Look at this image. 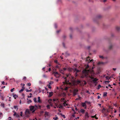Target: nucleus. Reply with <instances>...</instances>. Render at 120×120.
<instances>
[{"label": "nucleus", "mask_w": 120, "mask_h": 120, "mask_svg": "<svg viewBox=\"0 0 120 120\" xmlns=\"http://www.w3.org/2000/svg\"><path fill=\"white\" fill-rule=\"evenodd\" d=\"M54 62L55 63L58 64H59V63L58 62L57 60H54Z\"/></svg>", "instance_id": "35"}, {"label": "nucleus", "mask_w": 120, "mask_h": 120, "mask_svg": "<svg viewBox=\"0 0 120 120\" xmlns=\"http://www.w3.org/2000/svg\"><path fill=\"white\" fill-rule=\"evenodd\" d=\"M50 85L49 84V85H47V86H48V88H49V89H51V86H50Z\"/></svg>", "instance_id": "40"}, {"label": "nucleus", "mask_w": 120, "mask_h": 120, "mask_svg": "<svg viewBox=\"0 0 120 120\" xmlns=\"http://www.w3.org/2000/svg\"><path fill=\"white\" fill-rule=\"evenodd\" d=\"M16 116L17 117H19V115H18V114H16Z\"/></svg>", "instance_id": "60"}, {"label": "nucleus", "mask_w": 120, "mask_h": 120, "mask_svg": "<svg viewBox=\"0 0 120 120\" xmlns=\"http://www.w3.org/2000/svg\"><path fill=\"white\" fill-rule=\"evenodd\" d=\"M51 71V69L50 68H49V71Z\"/></svg>", "instance_id": "62"}, {"label": "nucleus", "mask_w": 120, "mask_h": 120, "mask_svg": "<svg viewBox=\"0 0 120 120\" xmlns=\"http://www.w3.org/2000/svg\"><path fill=\"white\" fill-rule=\"evenodd\" d=\"M43 76L44 78H46L47 77V76L45 74L43 75Z\"/></svg>", "instance_id": "43"}, {"label": "nucleus", "mask_w": 120, "mask_h": 120, "mask_svg": "<svg viewBox=\"0 0 120 120\" xmlns=\"http://www.w3.org/2000/svg\"><path fill=\"white\" fill-rule=\"evenodd\" d=\"M13 97L15 99L18 97V96L16 94H15L13 96Z\"/></svg>", "instance_id": "27"}, {"label": "nucleus", "mask_w": 120, "mask_h": 120, "mask_svg": "<svg viewBox=\"0 0 120 120\" xmlns=\"http://www.w3.org/2000/svg\"><path fill=\"white\" fill-rule=\"evenodd\" d=\"M67 69V68H63V70L64 71H65Z\"/></svg>", "instance_id": "61"}, {"label": "nucleus", "mask_w": 120, "mask_h": 120, "mask_svg": "<svg viewBox=\"0 0 120 120\" xmlns=\"http://www.w3.org/2000/svg\"><path fill=\"white\" fill-rule=\"evenodd\" d=\"M22 112H20V116H22Z\"/></svg>", "instance_id": "52"}, {"label": "nucleus", "mask_w": 120, "mask_h": 120, "mask_svg": "<svg viewBox=\"0 0 120 120\" xmlns=\"http://www.w3.org/2000/svg\"><path fill=\"white\" fill-rule=\"evenodd\" d=\"M59 71L63 75L64 74V70L61 69H59Z\"/></svg>", "instance_id": "15"}, {"label": "nucleus", "mask_w": 120, "mask_h": 120, "mask_svg": "<svg viewBox=\"0 0 120 120\" xmlns=\"http://www.w3.org/2000/svg\"><path fill=\"white\" fill-rule=\"evenodd\" d=\"M8 120H11V117H9V118H8Z\"/></svg>", "instance_id": "64"}, {"label": "nucleus", "mask_w": 120, "mask_h": 120, "mask_svg": "<svg viewBox=\"0 0 120 120\" xmlns=\"http://www.w3.org/2000/svg\"><path fill=\"white\" fill-rule=\"evenodd\" d=\"M66 102L67 101L66 100H65L64 101V103H63V104L64 106H66Z\"/></svg>", "instance_id": "24"}, {"label": "nucleus", "mask_w": 120, "mask_h": 120, "mask_svg": "<svg viewBox=\"0 0 120 120\" xmlns=\"http://www.w3.org/2000/svg\"><path fill=\"white\" fill-rule=\"evenodd\" d=\"M66 77H64V76L63 77V78H64V79H65V81L64 82H63V83H64V84H67L68 83L67 81V78L68 77L70 76L71 75L70 74H68L66 75Z\"/></svg>", "instance_id": "5"}, {"label": "nucleus", "mask_w": 120, "mask_h": 120, "mask_svg": "<svg viewBox=\"0 0 120 120\" xmlns=\"http://www.w3.org/2000/svg\"><path fill=\"white\" fill-rule=\"evenodd\" d=\"M65 99L64 98H62L61 99V101H62L64 100Z\"/></svg>", "instance_id": "50"}, {"label": "nucleus", "mask_w": 120, "mask_h": 120, "mask_svg": "<svg viewBox=\"0 0 120 120\" xmlns=\"http://www.w3.org/2000/svg\"><path fill=\"white\" fill-rule=\"evenodd\" d=\"M33 100L36 103L37 102L36 98H34L33 99Z\"/></svg>", "instance_id": "36"}, {"label": "nucleus", "mask_w": 120, "mask_h": 120, "mask_svg": "<svg viewBox=\"0 0 120 120\" xmlns=\"http://www.w3.org/2000/svg\"><path fill=\"white\" fill-rule=\"evenodd\" d=\"M23 89H21L20 90V91H19V93H20L21 92L23 91Z\"/></svg>", "instance_id": "48"}, {"label": "nucleus", "mask_w": 120, "mask_h": 120, "mask_svg": "<svg viewBox=\"0 0 120 120\" xmlns=\"http://www.w3.org/2000/svg\"><path fill=\"white\" fill-rule=\"evenodd\" d=\"M58 119V117H56L55 119H54V118H53V119H54L55 120H57Z\"/></svg>", "instance_id": "56"}, {"label": "nucleus", "mask_w": 120, "mask_h": 120, "mask_svg": "<svg viewBox=\"0 0 120 120\" xmlns=\"http://www.w3.org/2000/svg\"><path fill=\"white\" fill-rule=\"evenodd\" d=\"M102 16L101 15H98V19H100L102 17Z\"/></svg>", "instance_id": "34"}, {"label": "nucleus", "mask_w": 120, "mask_h": 120, "mask_svg": "<svg viewBox=\"0 0 120 120\" xmlns=\"http://www.w3.org/2000/svg\"><path fill=\"white\" fill-rule=\"evenodd\" d=\"M55 105L57 108H59L60 105H58L57 103H55Z\"/></svg>", "instance_id": "32"}, {"label": "nucleus", "mask_w": 120, "mask_h": 120, "mask_svg": "<svg viewBox=\"0 0 120 120\" xmlns=\"http://www.w3.org/2000/svg\"><path fill=\"white\" fill-rule=\"evenodd\" d=\"M53 83V82L52 81H51L49 83V84L51 85Z\"/></svg>", "instance_id": "54"}, {"label": "nucleus", "mask_w": 120, "mask_h": 120, "mask_svg": "<svg viewBox=\"0 0 120 120\" xmlns=\"http://www.w3.org/2000/svg\"><path fill=\"white\" fill-rule=\"evenodd\" d=\"M110 82V81H105V82H104L106 84H108L109 83V82Z\"/></svg>", "instance_id": "29"}, {"label": "nucleus", "mask_w": 120, "mask_h": 120, "mask_svg": "<svg viewBox=\"0 0 120 120\" xmlns=\"http://www.w3.org/2000/svg\"><path fill=\"white\" fill-rule=\"evenodd\" d=\"M26 91L27 92H29V90H28V89H26Z\"/></svg>", "instance_id": "58"}, {"label": "nucleus", "mask_w": 120, "mask_h": 120, "mask_svg": "<svg viewBox=\"0 0 120 120\" xmlns=\"http://www.w3.org/2000/svg\"><path fill=\"white\" fill-rule=\"evenodd\" d=\"M62 44H63V46L64 47V48H65V44H64V42Z\"/></svg>", "instance_id": "51"}, {"label": "nucleus", "mask_w": 120, "mask_h": 120, "mask_svg": "<svg viewBox=\"0 0 120 120\" xmlns=\"http://www.w3.org/2000/svg\"><path fill=\"white\" fill-rule=\"evenodd\" d=\"M112 46L111 45L109 47V49H112Z\"/></svg>", "instance_id": "38"}, {"label": "nucleus", "mask_w": 120, "mask_h": 120, "mask_svg": "<svg viewBox=\"0 0 120 120\" xmlns=\"http://www.w3.org/2000/svg\"><path fill=\"white\" fill-rule=\"evenodd\" d=\"M53 94V92H51L49 93V97H51Z\"/></svg>", "instance_id": "14"}, {"label": "nucleus", "mask_w": 120, "mask_h": 120, "mask_svg": "<svg viewBox=\"0 0 120 120\" xmlns=\"http://www.w3.org/2000/svg\"><path fill=\"white\" fill-rule=\"evenodd\" d=\"M27 100H28V101H27V103L30 104L32 102V101L31 100H28V98L27 99Z\"/></svg>", "instance_id": "20"}, {"label": "nucleus", "mask_w": 120, "mask_h": 120, "mask_svg": "<svg viewBox=\"0 0 120 120\" xmlns=\"http://www.w3.org/2000/svg\"><path fill=\"white\" fill-rule=\"evenodd\" d=\"M106 80H109L110 79V78L108 76H107L105 77Z\"/></svg>", "instance_id": "28"}, {"label": "nucleus", "mask_w": 120, "mask_h": 120, "mask_svg": "<svg viewBox=\"0 0 120 120\" xmlns=\"http://www.w3.org/2000/svg\"><path fill=\"white\" fill-rule=\"evenodd\" d=\"M30 114L29 110L28 109H26L25 112V117L28 118L30 117Z\"/></svg>", "instance_id": "2"}, {"label": "nucleus", "mask_w": 120, "mask_h": 120, "mask_svg": "<svg viewBox=\"0 0 120 120\" xmlns=\"http://www.w3.org/2000/svg\"><path fill=\"white\" fill-rule=\"evenodd\" d=\"M85 110L83 109H81L80 110L82 114L84 113Z\"/></svg>", "instance_id": "19"}, {"label": "nucleus", "mask_w": 120, "mask_h": 120, "mask_svg": "<svg viewBox=\"0 0 120 120\" xmlns=\"http://www.w3.org/2000/svg\"><path fill=\"white\" fill-rule=\"evenodd\" d=\"M46 107H47L48 109H49L50 108V106L49 105H47Z\"/></svg>", "instance_id": "45"}, {"label": "nucleus", "mask_w": 120, "mask_h": 120, "mask_svg": "<svg viewBox=\"0 0 120 120\" xmlns=\"http://www.w3.org/2000/svg\"><path fill=\"white\" fill-rule=\"evenodd\" d=\"M53 100L54 101H55L57 103H58L59 101L58 99L57 98H55L53 99Z\"/></svg>", "instance_id": "11"}, {"label": "nucleus", "mask_w": 120, "mask_h": 120, "mask_svg": "<svg viewBox=\"0 0 120 120\" xmlns=\"http://www.w3.org/2000/svg\"><path fill=\"white\" fill-rule=\"evenodd\" d=\"M63 108V106L60 104L59 108Z\"/></svg>", "instance_id": "47"}, {"label": "nucleus", "mask_w": 120, "mask_h": 120, "mask_svg": "<svg viewBox=\"0 0 120 120\" xmlns=\"http://www.w3.org/2000/svg\"><path fill=\"white\" fill-rule=\"evenodd\" d=\"M91 117V118H95L96 119H98V118L97 117H95V116H92Z\"/></svg>", "instance_id": "42"}, {"label": "nucleus", "mask_w": 120, "mask_h": 120, "mask_svg": "<svg viewBox=\"0 0 120 120\" xmlns=\"http://www.w3.org/2000/svg\"><path fill=\"white\" fill-rule=\"evenodd\" d=\"M89 68V66L88 65H87L86 67H85V69L83 70L82 75L81 76V77L82 78H83L85 77H90L91 79H93V82L94 83H95L97 79L96 78L94 79L89 75V74L90 73V71L89 69H88Z\"/></svg>", "instance_id": "1"}, {"label": "nucleus", "mask_w": 120, "mask_h": 120, "mask_svg": "<svg viewBox=\"0 0 120 120\" xmlns=\"http://www.w3.org/2000/svg\"><path fill=\"white\" fill-rule=\"evenodd\" d=\"M99 56L100 57V58L102 59H104L105 58L103 56L99 55Z\"/></svg>", "instance_id": "25"}, {"label": "nucleus", "mask_w": 120, "mask_h": 120, "mask_svg": "<svg viewBox=\"0 0 120 120\" xmlns=\"http://www.w3.org/2000/svg\"><path fill=\"white\" fill-rule=\"evenodd\" d=\"M17 108V110H18V106H14V108L15 109H16Z\"/></svg>", "instance_id": "37"}, {"label": "nucleus", "mask_w": 120, "mask_h": 120, "mask_svg": "<svg viewBox=\"0 0 120 120\" xmlns=\"http://www.w3.org/2000/svg\"><path fill=\"white\" fill-rule=\"evenodd\" d=\"M51 65L50 64H48V66H47V67H51Z\"/></svg>", "instance_id": "59"}, {"label": "nucleus", "mask_w": 120, "mask_h": 120, "mask_svg": "<svg viewBox=\"0 0 120 120\" xmlns=\"http://www.w3.org/2000/svg\"><path fill=\"white\" fill-rule=\"evenodd\" d=\"M40 97H38V102L39 103H41V101L40 100Z\"/></svg>", "instance_id": "17"}, {"label": "nucleus", "mask_w": 120, "mask_h": 120, "mask_svg": "<svg viewBox=\"0 0 120 120\" xmlns=\"http://www.w3.org/2000/svg\"><path fill=\"white\" fill-rule=\"evenodd\" d=\"M93 60H90L89 58L88 57L86 60V61L87 63H92V62H93Z\"/></svg>", "instance_id": "8"}, {"label": "nucleus", "mask_w": 120, "mask_h": 120, "mask_svg": "<svg viewBox=\"0 0 120 120\" xmlns=\"http://www.w3.org/2000/svg\"><path fill=\"white\" fill-rule=\"evenodd\" d=\"M68 89V87H66L65 89V90H67Z\"/></svg>", "instance_id": "63"}, {"label": "nucleus", "mask_w": 120, "mask_h": 120, "mask_svg": "<svg viewBox=\"0 0 120 120\" xmlns=\"http://www.w3.org/2000/svg\"><path fill=\"white\" fill-rule=\"evenodd\" d=\"M116 29L117 31H119L120 30V28L118 26L116 27Z\"/></svg>", "instance_id": "30"}, {"label": "nucleus", "mask_w": 120, "mask_h": 120, "mask_svg": "<svg viewBox=\"0 0 120 120\" xmlns=\"http://www.w3.org/2000/svg\"><path fill=\"white\" fill-rule=\"evenodd\" d=\"M98 105L100 106V107L102 108H103V105H102L101 106V104H98Z\"/></svg>", "instance_id": "49"}, {"label": "nucleus", "mask_w": 120, "mask_h": 120, "mask_svg": "<svg viewBox=\"0 0 120 120\" xmlns=\"http://www.w3.org/2000/svg\"><path fill=\"white\" fill-rule=\"evenodd\" d=\"M76 82L78 83H81V81L79 80H78Z\"/></svg>", "instance_id": "41"}, {"label": "nucleus", "mask_w": 120, "mask_h": 120, "mask_svg": "<svg viewBox=\"0 0 120 120\" xmlns=\"http://www.w3.org/2000/svg\"><path fill=\"white\" fill-rule=\"evenodd\" d=\"M98 20V17L97 16H94L93 19V21L94 22H97Z\"/></svg>", "instance_id": "9"}, {"label": "nucleus", "mask_w": 120, "mask_h": 120, "mask_svg": "<svg viewBox=\"0 0 120 120\" xmlns=\"http://www.w3.org/2000/svg\"><path fill=\"white\" fill-rule=\"evenodd\" d=\"M78 90L77 89H74L73 92V95L74 96L76 95Z\"/></svg>", "instance_id": "7"}, {"label": "nucleus", "mask_w": 120, "mask_h": 120, "mask_svg": "<svg viewBox=\"0 0 120 120\" xmlns=\"http://www.w3.org/2000/svg\"><path fill=\"white\" fill-rule=\"evenodd\" d=\"M107 92H104L103 94V96L104 97L106 96H107Z\"/></svg>", "instance_id": "26"}, {"label": "nucleus", "mask_w": 120, "mask_h": 120, "mask_svg": "<svg viewBox=\"0 0 120 120\" xmlns=\"http://www.w3.org/2000/svg\"><path fill=\"white\" fill-rule=\"evenodd\" d=\"M104 63L103 62H98V65H103Z\"/></svg>", "instance_id": "16"}, {"label": "nucleus", "mask_w": 120, "mask_h": 120, "mask_svg": "<svg viewBox=\"0 0 120 120\" xmlns=\"http://www.w3.org/2000/svg\"><path fill=\"white\" fill-rule=\"evenodd\" d=\"M34 107H35L36 108L35 109H37L38 108L40 109L41 107V106L39 105H35Z\"/></svg>", "instance_id": "12"}, {"label": "nucleus", "mask_w": 120, "mask_h": 120, "mask_svg": "<svg viewBox=\"0 0 120 120\" xmlns=\"http://www.w3.org/2000/svg\"><path fill=\"white\" fill-rule=\"evenodd\" d=\"M86 103H87L88 104H90V102H88L87 101H86L85 102H82L81 105L83 107H84V108L86 109Z\"/></svg>", "instance_id": "6"}, {"label": "nucleus", "mask_w": 120, "mask_h": 120, "mask_svg": "<svg viewBox=\"0 0 120 120\" xmlns=\"http://www.w3.org/2000/svg\"><path fill=\"white\" fill-rule=\"evenodd\" d=\"M102 111L103 113H104L105 116H107V115L105 113V112L106 111V109H105L104 108H103V109L101 110Z\"/></svg>", "instance_id": "10"}, {"label": "nucleus", "mask_w": 120, "mask_h": 120, "mask_svg": "<svg viewBox=\"0 0 120 120\" xmlns=\"http://www.w3.org/2000/svg\"><path fill=\"white\" fill-rule=\"evenodd\" d=\"M83 82H84V85H85L86 84V82L85 81H84Z\"/></svg>", "instance_id": "57"}, {"label": "nucleus", "mask_w": 120, "mask_h": 120, "mask_svg": "<svg viewBox=\"0 0 120 120\" xmlns=\"http://www.w3.org/2000/svg\"><path fill=\"white\" fill-rule=\"evenodd\" d=\"M53 74H56V75H60V74H59L57 72H53Z\"/></svg>", "instance_id": "21"}, {"label": "nucleus", "mask_w": 120, "mask_h": 120, "mask_svg": "<svg viewBox=\"0 0 120 120\" xmlns=\"http://www.w3.org/2000/svg\"><path fill=\"white\" fill-rule=\"evenodd\" d=\"M66 77H64V76L63 77V78H64V79H65V81L64 82H63V83H64V84H67L68 83L67 81V78L68 77L70 76L71 75L70 74H68L66 75Z\"/></svg>", "instance_id": "4"}, {"label": "nucleus", "mask_w": 120, "mask_h": 120, "mask_svg": "<svg viewBox=\"0 0 120 120\" xmlns=\"http://www.w3.org/2000/svg\"><path fill=\"white\" fill-rule=\"evenodd\" d=\"M66 77H64V76L63 77V78H64V79H65V81L64 82H63V83H64V84H67L68 83L67 81V78L68 77L70 76L71 75L70 74H68L66 75Z\"/></svg>", "instance_id": "3"}, {"label": "nucleus", "mask_w": 120, "mask_h": 120, "mask_svg": "<svg viewBox=\"0 0 120 120\" xmlns=\"http://www.w3.org/2000/svg\"><path fill=\"white\" fill-rule=\"evenodd\" d=\"M86 92L88 94H90V92L88 90L86 91Z\"/></svg>", "instance_id": "55"}, {"label": "nucleus", "mask_w": 120, "mask_h": 120, "mask_svg": "<svg viewBox=\"0 0 120 120\" xmlns=\"http://www.w3.org/2000/svg\"><path fill=\"white\" fill-rule=\"evenodd\" d=\"M101 87V86L100 84H99L98 85V90L100 88V87Z\"/></svg>", "instance_id": "46"}, {"label": "nucleus", "mask_w": 120, "mask_h": 120, "mask_svg": "<svg viewBox=\"0 0 120 120\" xmlns=\"http://www.w3.org/2000/svg\"><path fill=\"white\" fill-rule=\"evenodd\" d=\"M85 116L87 117H89V116L88 115V113L87 112H86L85 114Z\"/></svg>", "instance_id": "23"}, {"label": "nucleus", "mask_w": 120, "mask_h": 120, "mask_svg": "<svg viewBox=\"0 0 120 120\" xmlns=\"http://www.w3.org/2000/svg\"><path fill=\"white\" fill-rule=\"evenodd\" d=\"M3 115L2 113L0 112V119L3 116Z\"/></svg>", "instance_id": "31"}, {"label": "nucleus", "mask_w": 120, "mask_h": 120, "mask_svg": "<svg viewBox=\"0 0 120 120\" xmlns=\"http://www.w3.org/2000/svg\"><path fill=\"white\" fill-rule=\"evenodd\" d=\"M31 85V84L30 83H29L27 84V85L29 86H30Z\"/></svg>", "instance_id": "53"}, {"label": "nucleus", "mask_w": 120, "mask_h": 120, "mask_svg": "<svg viewBox=\"0 0 120 120\" xmlns=\"http://www.w3.org/2000/svg\"><path fill=\"white\" fill-rule=\"evenodd\" d=\"M49 113L47 112H45V115L48 116V115Z\"/></svg>", "instance_id": "44"}, {"label": "nucleus", "mask_w": 120, "mask_h": 120, "mask_svg": "<svg viewBox=\"0 0 120 120\" xmlns=\"http://www.w3.org/2000/svg\"><path fill=\"white\" fill-rule=\"evenodd\" d=\"M30 110L31 111H32L34 110H34V109H35V107L34 106H30Z\"/></svg>", "instance_id": "13"}, {"label": "nucleus", "mask_w": 120, "mask_h": 120, "mask_svg": "<svg viewBox=\"0 0 120 120\" xmlns=\"http://www.w3.org/2000/svg\"><path fill=\"white\" fill-rule=\"evenodd\" d=\"M15 90V89L14 88H13L12 89H11L10 91L11 92H12Z\"/></svg>", "instance_id": "39"}, {"label": "nucleus", "mask_w": 120, "mask_h": 120, "mask_svg": "<svg viewBox=\"0 0 120 120\" xmlns=\"http://www.w3.org/2000/svg\"><path fill=\"white\" fill-rule=\"evenodd\" d=\"M0 106L2 107H3V108H4V104L3 103H1Z\"/></svg>", "instance_id": "33"}, {"label": "nucleus", "mask_w": 120, "mask_h": 120, "mask_svg": "<svg viewBox=\"0 0 120 120\" xmlns=\"http://www.w3.org/2000/svg\"><path fill=\"white\" fill-rule=\"evenodd\" d=\"M74 71H76V73L77 74V73L79 72V71L77 69L75 68L74 70Z\"/></svg>", "instance_id": "18"}, {"label": "nucleus", "mask_w": 120, "mask_h": 120, "mask_svg": "<svg viewBox=\"0 0 120 120\" xmlns=\"http://www.w3.org/2000/svg\"><path fill=\"white\" fill-rule=\"evenodd\" d=\"M54 75L57 78H59L60 76V75H56V74H54Z\"/></svg>", "instance_id": "22"}]
</instances>
